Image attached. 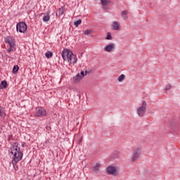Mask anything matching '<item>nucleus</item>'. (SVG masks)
<instances>
[{
    "instance_id": "obj_14",
    "label": "nucleus",
    "mask_w": 180,
    "mask_h": 180,
    "mask_svg": "<svg viewBox=\"0 0 180 180\" xmlns=\"http://www.w3.org/2000/svg\"><path fill=\"white\" fill-rule=\"evenodd\" d=\"M102 167V165L101 163H96L94 166V172L95 174H99L100 168Z\"/></svg>"
},
{
    "instance_id": "obj_25",
    "label": "nucleus",
    "mask_w": 180,
    "mask_h": 180,
    "mask_svg": "<svg viewBox=\"0 0 180 180\" xmlns=\"http://www.w3.org/2000/svg\"><path fill=\"white\" fill-rule=\"evenodd\" d=\"M172 88V85L171 84H168L166 86V88H165V91H169Z\"/></svg>"
},
{
    "instance_id": "obj_10",
    "label": "nucleus",
    "mask_w": 180,
    "mask_h": 180,
    "mask_svg": "<svg viewBox=\"0 0 180 180\" xmlns=\"http://www.w3.org/2000/svg\"><path fill=\"white\" fill-rule=\"evenodd\" d=\"M68 63L70 64H77V61H78V58H77V56L72 53L69 56L68 59L67 60Z\"/></svg>"
},
{
    "instance_id": "obj_5",
    "label": "nucleus",
    "mask_w": 180,
    "mask_h": 180,
    "mask_svg": "<svg viewBox=\"0 0 180 180\" xmlns=\"http://www.w3.org/2000/svg\"><path fill=\"white\" fill-rule=\"evenodd\" d=\"M47 115V111L43 108H37L34 113V116L36 117H43V116H46Z\"/></svg>"
},
{
    "instance_id": "obj_30",
    "label": "nucleus",
    "mask_w": 180,
    "mask_h": 180,
    "mask_svg": "<svg viewBox=\"0 0 180 180\" xmlns=\"http://www.w3.org/2000/svg\"><path fill=\"white\" fill-rule=\"evenodd\" d=\"M8 140H11V136H9Z\"/></svg>"
},
{
    "instance_id": "obj_23",
    "label": "nucleus",
    "mask_w": 180,
    "mask_h": 180,
    "mask_svg": "<svg viewBox=\"0 0 180 180\" xmlns=\"http://www.w3.org/2000/svg\"><path fill=\"white\" fill-rule=\"evenodd\" d=\"M81 23H82V20H81V19H79V20L75 21V22H74V25H75V26L76 27H78V25H81Z\"/></svg>"
},
{
    "instance_id": "obj_7",
    "label": "nucleus",
    "mask_w": 180,
    "mask_h": 180,
    "mask_svg": "<svg viewBox=\"0 0 180 180\" xmlns=\"http://www.w3.org/2000/svg\"><path fill=\"white\" fill-rule=\"evenodd\" d=\"M106 172L108 175H113V176H117V169L112 166H108L106 168Z\"/></svg>"
},
{
    "instance_id": "obj_6",
    "label": "nucleus",
    "mask_w": 180,
    "mask_h": 180,
    "mask_svg": "<svg viewBox=\"0 0 180 180\" xmlns=\"http://www.w3.org/2000/svg\"><path fill=\"white\" fill-rule=\"evenodd\" d=\"M88 74V71H81L80 73H78L75 75V77H73V81L75 82H79Z\"/></svg>"
},
{
    "instance_id": "obj_27",
    "label": "nucleus",
    "mask_w": 180,
    "mask_h": 180,
    "mask_svg": "<svg viewBox=\"0 0 180 180\" xmlns=\"http://www.w3.org/2000/svg\"><path fill=\"white\" fill-rule=\"evenodd\" d=\"M91 34V30H86L84 32V36H88V34Z\"/></svg>"
},
{
    "instance_id": "obj_22",
    "label": "nucleus",
    "mask_w": 180,
    "mask_h": 180,
    "mask_svg": "<svg viewBox=\"0 0 180 180\" xmlns=\"http://www.w3.org/2000/svg\"><path fill=\"white\" fill-rule=\"evenodd\" d=\"M18 71H19V66L18 65H14L13 68V74H16V72H18Z\"/></svg>"
},
{
    "instance_id": "obj_16",
    "label": "nucleus",
    "mask_w": 180,
    "mask_h": 180,
    "mask_svg": "<svg viewBox=\"0 0 180 180\" xmlns=\"http://www.w3.org/2000/svg\"><path fill=\"white\" fill-rule=\"evenodd\" d=\"M6 116V112L5 108L2 106H0V117H5Z\"/></svg>"
},
{
    "instance_id": "obj_11",
    "label": "nucleus",
    "mask_w": 180,
    "mask_h": 180,
    "mask_svg": "<svg viewBox=\"0 0 180 180\" xmlns=\"http://www.w3.org/2000/svg\"><path fill=\"white\" fill-rule=\"evenodd\" d=\"M105 51L107 53H110L115 50V44H110L104 47Z\"/></svg>"
},
{
    "instance_id": "obj_19",
    "label": "nucleus",
    "mask_w": 180,
    "mask_h": 180,
    "mask_svg": "<svg viewBox=\"0 0 180 180\" xmlns=\"http://www.w3.org/2000/svg\"><path fill=\"white\" fill-rule=\"evenodd\" d=\"M122 18L124 19V20H127L129 19V15H127V11H124L122 13Z\"/></svg>"
},
{
    "instance_id": "obj_1",
    "label": "nucleus",
    "mask_w": 180,
    "mask_h": 180,
    "mask_svg": "<svg viewBox=\"0 0 180 180\" xmlns=\"http://www.w3.org/2000/svg\"><path fill=\"white\" fill-rule=\"evenodd\" d=\"M9 151L13 155V160H12L13 165H15V164L23 158V153L20 151V148L18 147V143H15L14 145L10 148Z\"/></svg>"
},
{
    "instance_id": "obj_28",
    "label": "nucleus",
    "mask_w": 180,
    "mask_h": 180,
    "mask_svg": "<svg viewBox=\"0 0 180 180\" xmlns=\"http://www.w3.org/2000/svg\"><path fill=\"white\" fill-rule=\"evenodd\" d=\"M46 130H51V127H50V126H46Z\"/></svg>"
},
{
    "instance_id": "obj_18",
    "label": "nucleus",
    "mask_w": 180,
    "mask_h": 180,
    "mask_svg": "<svg viewBox=\"0 0 180 180\" xmlns=\"http://www.w3.org/2000/svg\"><path fill=\"white\" fill-rule=\"evenodd\" d=\"M64 14V7L60 8L56 13V16H61L62 15Z\"/></svg>"
},
{
    "instance_id": "obj_17",
    "label": "nucleus",
    "mask_w": 180,
    "mask_h": 180,
    "mask_svg": "<svg viewBox=\"0 0 180 180\" xmlns=\"http://www.w3.org/2000/svg\"><path fill=\"white\" fill-rule=\"evenodd\" d=\"M6 86H8V82H6V80L1 81V82L0 84V89H5V88H6Z\"/></svg>"
},
{
    "instance_id": "obj_12",
    "label": "nucleus",
    "mask_w": 180,
    "mask_h": 180,
    "mask_svg": "<svg viewBox=\"0 0 180 180\" xmlns=\"http://www.w3.org/2000/svg\"><path fill=\"white\" fill-rule=\"evenodd\" d=\"M5 43H7L11 47H13V46H15V42L13 41V38H12L11 37H6L5 38Z\"/></svg>"
},
{
    "instance_id": "obj_24",
    "label": "nucleus",
    "mask_w": 180,
    "mask_h": 180,
    "mask_svg": "<svg viewBox=\"0 0 180 180\" xmlns=\"http://www.w3.org/2000/svg\"><path fill=\"white\" fill-rule=\"evenodd\" d=\"M106 40H112V33L110 32H108L107 33V37H106Z\"/></svg>"
},
{
    "instance_id": "obj_29",
    "label": "nucleus",
    "mask_w": 180,
    "mask_h": 180,
    "mask_svg": "<svg viewBox=\"0 0 180 180\" xmlns=\"http://www.w3.org/2000/svg\"><path fill=\"white\" fill-rule=\"evenodd\" d=\"M26 143H25V142H23L22 143V147H26Z\"/></svg>"
},
{
    "instance_id": "obj_13",
    "label": "nucleus",
    "mask_w": 180,
    "mask_h": 180,
    "mask_svg": "<svg viewBox=\"0 0 180 180\" xmlns=\"http://www.w3.org/2000/svg\"><path fill=\"white\" fill-rule=\"evenodd\" d=\"M112 26V30H120V23H119L117 21H114Z\"/></svg>"
},
{
    "instance_id": "obj_9",
    "label": "nucleus",
    "mask_w": 180,
    "mask_h": 180,
    "mask_svg": "<svg viewBox=\"0 0 180 180\" xmlns=\"http://www.w3.org/2000/svg\"><path fill=\"white\" fill-rule=\"evenodd\" d=\"M101 3L103 11H108L109 9V5L112 4V0H101Z\"/></svg>"
},
{
    "instance_id": "obj_26",
    "label": "nucleus",
    "mask_w": 180,
    "mask_h": 180,
    "mask_svg": "<svg viewBox=\"0 0 180 180\" xmlns=\"http://www.w3.org/2000/svg\"><path fill=\"white\" fill-rule=\"evenodd\" d=\"M8 53H11V51H15V46H10L9 49L7 50Z\"/></svg>"
},
{
    "instance_id": "obj_21",
    "label": "nucleus",
    "mask_w": 180,
    "mask_h": 180,
    "mask_svg": "<svg viewBox=\"0 0 180 180\" xmlns=\"http://www.w3.org/2000/svg\"><path fill=\"white\" fill-rule=\"evenodd\" d=\"M126 78V76L124 75H121L119 77H118V81L120 82H123V81H124V79Z\"/></svg>"
},
{
    "instance_id": "obj_20",
    "label": "nucleus",
    "mask_w": 180,
    "mask_h": 180,
    "mask_svg": "<svg viewBox=\"0 0 180 180\" xmlns=\"http://www.w3.org/2000/svg\"><path fill=\"white\" fill-rule=\"evenodd\" d=\"M45 57H46V58H51V57H53V53L51 51H47L45 53Z\"/></svg>"
},
{
    "instance_id": "obj_3",
    "label": "nucleus",
    "mask_w": 180,
    "mask_h": 180,
    "mask_svg": "<svg viewBox=\"0 0 180 180\" xmlns=\"http://www.w3.org/2000/svg\"><path fill=\"white\" fill-rule=\"evenodd\" d=\"M141 154V149L139 148H134L133 156L131 158V162H136L139 160V157H140Z\"/></svg>"
},
{
    "instance_id": "obj_2",
    "label": "nucleus",
    "mask_w": 180,
    "mask_h": 180,
    "mask_svg": "<svg viewBox=\"0 0 180 180\" xmlns=\"http://www.w3.org/2000/svg\"><path fill=\"white\" fill-rule=\"evenodd\" d=\"M136 112L139 117L146 116V112H147V102L146 101H142V105L137 108Z\"/></svg>"
},
{
    "instance_id": "obj_15",
    "label": "nucleus",
    "mask_w": 180,
    "mask_h": 180,
    "mask_svg": "<svg viewBox=\"0 0 180 180\" xmlns=\"http://www.w3.org/2000/svg\"><path fill=\"white\" fill-rule=\"evenodd\" d=\"M44 22H49L50 20V11H48L43 17Z\"/></svg>"
},
{
    "instance_id": "obj_8",
    "label": "nucleus",
    "mask_w": 180,
    "mask_h": 180,
    "mask_svg": "<svg viewBox=\"0 0 180 180\" xmlns=\"http://www.w3.org/2000/svg\"><path fill=\"white\" fill-rule=\"evenodd\" d=\"M71 56H72V51L68 49H64L62 51V57L64 61H67V60L69 58V57H71Z\"/></svg>"
},
{
    "instance_id": "obj_4",
    "label": "nucleus",
    "mask_w": 180,
    "mask_h": 180,
    "mask_svg": "<svg viewBox=\"0 0 180 180\" xmlns=\"http://www.w3.org/2000/svg\"><path fill=\"white\" fill-rule=\"evenodd\" d=\"M16 30L20 33H25V32L27 30V25L24 22H18L17 23V25H16Z\"/></svg>"
}]
</instances>
